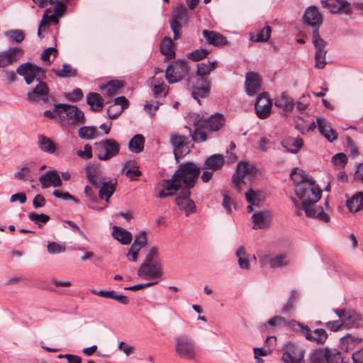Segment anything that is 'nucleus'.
<instances>
[{"label":"nucleus","mask_w":363,"mask_h":363,"mask_svg":"<svg viewBox=\"0 0 363 363\" xmlns=\"http://www.w3.org/2000/svg\"><path fill=\"white\" fill-rule=\"evenodd\" d=\"M201 167L192 162H184L175 171L171 179H163L162 186L165 190L183 191L188 196L199 179Z\"/></svg>","instance_id":"1"},{"label":"nucleus","mask_w":363,"mask_h":363,"mask_svg":"<svg viewBox=\"0 0 363 363\" xmlns=\"http://www.w3.org/2000/svg\"><path fill=\"white\" fill-rule=\"evenodd\" d=\"M296 196L301 200V208L308 218H316L324 222L329 221V216L316 203L320 199L322 190L318 186L299 184L296 190Z\"/></svg>","instance_id":"2"},{"label":"nucleus","mask_w":363,"mask_h":363,"mask_svg":"<svg viewBox=\"0 0 363 363\" xmlns=\"http://www.w3.org/2000/svg\"><path fill=\"white\" fill-rule=\"evenodd\" d=\"M137 274L145 279H159L162 276V263L155 247L149 250Z\"/></svg>","instance_id":"3"},{"label":"nucleus","mask_w":363,"mask_h":363,"mask_svg":"<svg viewBox=\"0 0 363 363\" xmlns=\"http://www.w3.org/2000/svg\"><path fill=\"white\" fill-rule=\"evenodd\" d=\"M55 111L62 123L78 125L85 123L84 112L76 106L66 104H55Z\"/></svg>","instance_id":"4"},{"label":"nucleus","mask_w":363,"mask_h":363,"mask_svg":"<svg viewBox=\"0 0 363 363\" xmlns=\"http://www.w3.org/2000/svg\"><path fill=\"white\" fill-rule=\"evenodd\" d=\"M289 325L295 332L302 334L306 340L314 342L317 345H323L328 339V334L325 329L318 328L313 331L310 328L295 320L289 322Z\"/></svg>","instance_id":"5"},{"label":"nucleus","mask_w":363,"mask_h":363,"mask_svg":"<svg viewBox=\"0 0 363 363\" xmlns=\"http://www.w3.org/2000/svg\"><path fill=\"white\" fill-rule=\"evenodd\" d=\"M120 144L113 138L104 139L94 143V153L101 161H108L120 152Z\"/></svg>","instance_id":"6"},{"label":"nucleus","mask_w":363,"mask_h":363,"mask_svg":"<svg viewBox=\"0 0 363 363\" xmlns=\"http://www.w3.org/2000/svg\"><path fill=\"white\" fill-rule=\"evenodd\" d=\"M187 84L191 89V96L201 104L200 99L208 96L211 91V82L207 77H196L191 75L187 79Z\"/></svg>","instance_id":"7"},{"label":"nucleus","mask_w":363,"mask_h":363,"mask_svg":"<svg viewBox=\"0 0 363 363\" xmlns=\"http://www.w3.org/2000/svg\"><path fill=\"white\" fill-rule=\"evenodd\" d=\"M190 67L185 60H178L169 65L165 71V77L169 84L177 83L189 77Z\"/></svg>","instance_id":"8"},{"label":"nucleus","mask_w":363,"mask_h":363,"mask_svg":"<svg viewBox=\"0 0 363 363\" xmlns=\"http://www.w3.org/2000/svg\"><path fill=\"white\" fill-rule=\"evenodd\" d=\"M16 72L23 77L27 84H31L35 79L46 78V69L31 62L21 64L16 69Z\"/></svg>","instance_id":"9"},{"label":"nucleus","mask_w":363,"mask_h":363,"mask_svg":"<svg viewBox=\"0 0 363 363\" xmlns=\"http://www.w3.org/2000/svg\"><path fill=\"white\" fill-rule=\"evenodd\" d=\"M174 342L176 352L181 358L187 360L195 359L196 349L192 340L187 336L179 335L174 337Z\"/></svg>","instance_id":"10"},{"label":"nucleus","mask_w":363,"mask_h":363,"mask_svg":"<svg viewBox=\"0 0 363 363\" xmlns=\"http://www.w3.org/2000/svg\"><path fill=\"white\" fill-rule=\"evenodd\" d=\"M256 167L247 162H240L238 164L236 172L233 176V183L238 192H241V185L245 184L244 179L247 176L255 177L257 174Z\"/></svg>","instance_id":"11"},{"label":"nucleus","mask_w":363,"mask_h":363,"mask_svg":"<svg viewBox=\"0 0 363 363\" xmlns=\"http://www.w3.org/2000/svg\"><path fill=\"white\" fill-rule=\"evenodd\" d=\"M281 359L284 363H305L306 351L294 342H289L284 347Z\"/></svg>","instance_id":"12"},{"label":"nucleus","mask_w":363,"mask_h":363,"mask_svg":"<svg viewBox=\"0 0 363 363\" xmlns=\"http://www.w3.org/2000/svg\"><path fill=\"white\" fill-rule=\"evenodd\" d=\"M313 43L315 48V67L318 69L324 68L325 65V55L327 51L325 50L326 43L320 38L319 32L317 30H313Z\"/></svg>","instance_id":"13"},{"label":"nucleus","mask_w":363,"mask_h":363,"mask_svg":"<svg viewBox=\"0 0 363 363\" xmlns=\"http://www.w3.org/2000/svg\"><path fill=\"white\" fill-rule=\"evenodd\" d=\"M86 177L88 182L95 188H99L105 177L103 174V170L99 163L90 162L84 167Z\"/></svg>","instance_id":"14"},{"label":"nucleus","mask_w":363,"mask_h":363,"mask_svg":"<svg viewBox=\"0 0 363 363\" xmlns=\"http://www.w3.org/2000/svg\"><path fill=\"white\" fill-rule=\"evenodd\" d=\"M255 113L260 119L268 118L271 113L272 102L267 93L262 92L258 94L255 104Z\"/></svg>","instance_id":"15"},{"label":"nucleus","mask_w":363,"mask_h":363,"mask_svg":"<svg viewBox=\"0 0 363 363\" xmlns=\"http://www.w3.org/2000/svg\"><path fill=\"white\" fill-rule=\"evenodd\" d=\"M259 262L262 267L269 264L271 268H277L287 266L290 261L285 254L277 255L268 254L259 256Z\"/></svg>","instance_id":"16"},{"label":"nucleus","mask_w":363,"mask_h":363,"mask_svg":"<svg viewBox=\"0 0 363 363\" xmlns=\"http://www.w3.org/2000/svg\"><path fill=\"white\" fill-rule=\"evenodd\" d=\"M321 4L333 13L342 12L350 14L352 12V7L347 0H321Z\"/></svg>","instance_id":"17"},{"label":"nucleus","mask_w":363,"mask_h":363,"mask_svg":"<svg viewBox=\"0 0 363 363\" xmlns=\"http://www.w3.org/2000/svg\"><path fill=\"white\" fill-rule=\"evenodd\" d=\"M24 51L21 48H10L0 53V67H6L18 62L23 55Z\"/></svg>","instance_id":"18"},{"label":"nucleus","mask_w":363,"mask_h":363,"mask_svg":"<svg viewBox=\"0 0 363 363\" xmlns=\"http://www.w3.org/2000/svg\"><path fill=\"white\" fill-rule=\"evenodd\" d=\"M37 80L38 84L31 91L26 94V99L30 102H35L39 99V97H42L44 102L48 101V96L50 91V89L46 82L42 80Z\"/></svg>","instance_id":"19"},{"label":"nucleus","mask_w":363,"mask_h":363,"mask_svg":"<svg viewBox=\"0 0 363 363\" xmlns=\"http://www.w3.org/2000/svg\"><path fill=\"white\" fill-rule=\"evenodd\" d=\"M303 19L305 24L312 26L313 30H317L318 31L322 24L321 14L315 6H311L306 9L303 13Z\"/></svg>","instance_id":"20"},{"label":"nucleus","mask_w":363,"mask_h":363,"mask_svg":"<svg viewBox=\"0 0 363 363\" xmlns=\"http://www.w3.org/2000/svg\"><path fill=\"white\" fill-rule=\"evenodd\" d=\"M191 191L188 196L183 194V191H179L178 195L175 198V203L181 210L184 211L186 216H189L196 211L195 202L190 199Z\"/></svg>","instance_id":"21"},{"label":"nucleus","mask_w":363,"mask_h":363,"mask_svg":"<svg viewBox=\"0 0 363 363\" xmlns=\"http://www.w3.org/2000/svg\"><path fill=\"white\" fill-rule=\"evenodd\" d=\"M129 106L128 100L123 96L115 98L113 104L107 109L108 116L111 119H115Z\"/></svg>","instance_id":"22"},{"label":"nucleus","mask_w":363,"mask_h":363,"mask_svg":"<svg viewBox=\"0 0 363 363\" xmlns=\"http://www.w3.org/2000/svg\"><path fill=\"white\" fill-rule=\"evenodd\" d=\"M39 182L43 189L50 186L60 187L62 185V179L57 170H50L39 177Z\"/></svg>","instance_id":"23"},{"label":"nucleus","mask_w":363,"mask_h":363,"mask_svg":"<svg viewBox=\"0 0 363 363\" xmlns=\"http://www.w3.org/2000/svg\"><path fill=\"white\" fill-rule=\"evenodd\" d=\"M245 91L248 96H254L261 89V79L257 73L249 72L247 73L245 82Z\"/></svg>","instance_id":"24"},{"label":"nucleus","mask_w":363,"mask_h":363,"mask_svg":"<svg viewBox=\"0 0 363 363\" xmlns=\"http://www.w3.org/2000/svg\"><path fill=\"white\" fill-rule=\"evenodd\" d=\"M187 138L185 136L179 135H172L170 138V142L174 147L173 153L174 159L177 162H179L180 159L184 157L186 153H184L182 149L187 145Z\"/></svg>","instance_id":"25"},{"label":"nucleus","mask_w":363,"mask_h":363,"mask_svg":"<svg viewBox=\"0 0 363 363\" xmlns=\"http://www.w3.org/2000/svg\"><path fill=\"white\" fill-rule=\"evenodd\" d=\"M225 122L224 116L216 113L206 119L202 125L211 131H218L225 125Z\"/></svg>","instance_id":"26"},{"label":"nucleus","mask_w":363,"mask_h":363,"mask_svg":"<svg viewBox=\"0 0 363 363\" xmlns=\"http://www.w3.org/2000/svg\"><path fill=\"white\" fill-rule=\"evenodd\" d=\"M118 182L116 179L106 181L103 180L99 191V197L101 199H105L106 202L109 201V199L112 196L116 191Z\"/></svg>","instance_id":"27"},{"label":"nucleus","mask_w":363,"mask_h":363,"mask_svg":"<svg viewBox=\"0 0 363 363\" xmlns=\"http://www.w3.org/2000/svg\"><path fill=\"white\" fill-rule=\"evenodd\" d=\"M362 342V338L347 334L340 339V349L345 352H349L359 347Z\"/></svg>","instance_id":"28"},{"label":"nucleus","mask_w":363,"mask_h":363,"mask_svg":"<svg viewBox=\"0 0 363 363\" xmlns=\"http://www.w3.org/2000/svg\"><path fill=\"white\" fill-rule=\"evenodd\" d=\"M317 126L321 135H323L329 142H333L337 139V133L328 124L327 121L320 117H318Z\"/></svg>","instance_id":"29"},{"label":"nucleus","mask_w":363,"mask_h":363,"mask_svg":"<svg viewBox=\"0 0 363 363\" xmlns=\"http://www.w3.org/2000/svg\"><path fill=\"white\" fill-rule=\"evenodd\" d=\"M224 164V157L220 154H214L207 157L203 164L202 169H211L215 172L220 170Z\"/></svg>","instance_id":"30"},{"label":"nucleus","mask_w":363,"mask_h":363,"mask_svg":"<svg viewBox=\"0 0 363 363\" xmlns=\"http://www.w3.org/2000/svg\"><path fill=\"white\" fill-rule=\"evenodd\" d=\"M202 34L209 45L223 46L228 43L226 37L216 31L203 30Z\"/></svg>","instance_id":"31"},{"label":"nucleus","mask_w":363,"mask_h":363,"mask_svg":"<svg viewBox=\"0 0 363 363\" xmlns=\"http://www.w3.org/2000/svg\"><path fill=\"white\" fill-rule=\"evenodd\" d=\"M281 146L286 149L287 152L296 154L303 145V139L297 138H288L281 142Z\"/></svg>","instance_id":"32"},{"label":"nucleus","mask_w":363,"mask_h":363,"mask_svg":"<svg viewBox=\"0 0 363 363\" xmlns=\"http://www.w3.org/2000/svg\"><path fill=\"white\" fill-rule=\"evenodd\" d=\"M346 205L352 213H357L363 209V191L355 193L347 200Z\"/></svg>","instance_id":"33"},{"label":"nucleus","mask_w":363,"mask_h":363,"mask_svg":"<svg viewBox=\"0 0 363 363\" xmlns=\"http://www.w3.org/2000/svg\"><path fill=\"white\" fill-rule=\"evenodd\" d=\"M112 235L123 245H128L132 241V234L130 232L123 228L114 225L113 228Z\"/></svg>","instance_id":"34"},{"label":"nucleus","mask_w":363,"mask_h":363,"mask_svg":"<svg viewBox=\"0 0 363 363\" xmlns=\"http://www.w3.org/2000/svg\"><path fill=\"white\" fill-rule=\"evenodd\" d=\"M160 52L168 60L175 57L174 44L169 37H165L162 39L160 43Z\"/></svg>","instance_id":"35"},{"label":"nucleus","mask_w":363,"mask_h":363,"mask_svg":"<svg viewBox=\"0 0 363 363\" xmlns=\"http://www.w3.org/2000/svg\"><path fill=\"white\" fill-rule=\"evenodd\" d=\"M327 347L312 350L308 357L309 363H327Z\"/></svg>","instance_id":"36"},{"label":"nucleus","mask_w":363,"mask_h":363,"mask_svg":"<svg viewBox=\"0 0 363 363\" xmlns=\"http://www.w3.org/2000/svg\"><path fill=\"white\" fill-rule=\"evenodd\" d=\"M275 106L281 108L286 112H290L294 106V102L292 98L289 97L285 92L277 98L274 103Z\"/></svg>","instance_id":"37"},{"label":"nucleus","mask_w":363,"mask_h":363,"mask_svg":"<svg viewBox=\"0 0 363 363\" xmlns=\"http://www.w3.org/2000/svg\"><path fill=\"white\" fill-rule=\"evenodd\" d=\"M86 102L91 106L92 111H99L104 107V99L102 96L96 92H91L87 94Z\"/></svg>","instance_id":"38"},{"label":"nucleus","mask_w":363,"mask_h":363,"mask_svg":"<svg viewBox=\"0 0 363 363\" xmlns=\"http://www.w3.org/2000/svg\"><path fill=\"white\" fill-rule=\"evenodd\" d=\"M145 138L140 134L134 135L128 143V149L131 152L140 153L144 149Z\"/></svg>","instance_id":"39"},{"label":"nucleus","mask_w":363,"mask_h":363,"mask_svg":"<svg viewBox=\"0 0 363 363\" xmlns=\"http://www.w3.org/2000/svg\"><path fill=\"white\" fill-rule=\"evenodd\" d=\"M122 172H124L125 176L130 180H135V177H140L142 174L139 167L135 166L132 161H126L124 162Z\"/></svg>","instance_id":"40"},{"label":"nucleus","mask_w":363,"mask_h":363,"mask_svg":"<svg viewBox=\"0 0 363 363\" xmlns=\"http://www.w3.org/2000/svg\"><path fill=\"white\" fill-rule=\"evenodd\" d=\"M38 144L39 148L45 152L52 154L56 150L55 143L43 135H38Z\"/></svg>","instance_id":"41"},{"label":"nucleus","mask_w":363,"mask_h":363,"mask_svg":"<svg viewBox=\"0 0 363 363\" xmlns=\"http://www.w3.org/2000/svg\"><path fill=\"white\" fill-rule=\"evenodd\" d=\"M252 219L254 223V229H262L269 225L268 213L267 212L254 213Z\"/></svg>","instance_id":"42"},{"label":"nucleus","mask_w":363,"mask_h":363,"mask_svg":"<svg viewBox=\"0 0 363 363\" xmlns=\"http://www.w3.org/2000/svg\"><path fill=\"white\" fill-rule=\"evenodd\" d=\"M79 137L83 140H92L96 138L99 132L94 126H82L78 130Z\"/></svg>","instance_id":"43"},{"label":"nucleus","mask_w":363,"mask_h":363,"mask_svg":"<svg viewBox=\"0 0 363 363\" xmlns=\"http://www.w3.org/2000/svg\"><path fill=\"white\" fill-rule=\"evenodd\" d=\"M124 86V82L121 80H111L106 84L104 85L101 88L106 91L107 95L109 96H113L118 93L119 90Z\"/></svg>","instance_id":"44"},{"label":"nucleus","mask_w":363,"mask_h":363,"mask_svg":"<svg viewBox=\"0 0 363 363\" xmlns=\"http://www.w3.org/2000/svg\"><path fill=\"white\" fill-rule=\"evenodd\" d=\"M153 85V94L155 98L165 97L167 94V86L162 79H155Z\"/></svg>","instance_id":"45"},{"label":"nucleus","mask_w":363,"mask_h":363,"mask_svg":"<svg viewBox=\"0 0 363 363\" xmlns=\"http://www.w3.org/2000/svg\"><path fill=\"white\" fill-rule=\"evenodd\" d=\"M54 72L57 77L61 78L76 77L77 75V69L67 63L63 64L61 69L54 70Z\"/></svg>","instance_id":"46"},{"label":"nucleus","mask_w":363,"mask_h":363,"mask_svg":"<svg viewBox=\"0 0 363 363\" xmlns=\"http://www.w3.org/2000/svg\"><path fill=\"white\" fill-rule=\"evenodd\" d=\"M236 257L238 259V264L241 269H248L250 267V262L245 249L243 246H240L236 251Z\"/></svg>","instance_id":"47"},{"label":"nucleus","mask_w":363,"mask_h":363,"mask_svg":"<svg viewBox=\"0 0 363 363\" xmlns=\"http://www.w3.org/2000/svg\"><path fill=\"white\" fill-rule=\"evenodd\" d=\"M359 320V315L354 311H347L344 320H342L343 324L348 328H356L358 326L357 321Z\"/></svg>","instance_id":"48"},{"label":"nucleus","mask_w":363,"mask_h":363,"mask_svg":"<svg viewBox=\"0 0 363 363\" xmlns=\"http://www.w3.org/2000/svg\"><path fill=\"white\" fill-rule=\"evenodd\" d=\"M286 323V320H285L284 318H283L280 315H277V316H274V317L270 318L266 323L261 325L259 327V330L262 332H264L268 326L275 328L277 326L285 325Z\"/></svg>","instance_id":"49"},{"label":"nucleus","mask_w":363,"mask_h":363,"mask_svg":"<svg viewBox=\"0 0 363 363\" xmlns=\"http://www.w3.org/2000/svg\"><path fill=\"white\" fill-rule=\"evenodd\" d=\"M28 218L30 221L36 224L39 228L43 227V223H48L50 219V216L46 214H38L35 212L30 213L28 214Z\"/></svg>","instance_id":"50"},{"label":"nucleus","mask_w":363,"mask_h":363,"mask_svg":"<svg viewBox=\"0 0 363 363\" xmlns=\"http://www.w3.org/2000/svg\"><path fill=\"white\" fill-rule=\"evenodd\" d=\"M327 363H343V357L340 351L327 347Z\"/></svg>","instance_id":"51"},{"label":"nucleus","mask_w":363,"mask_h":363,"mask_svg":"<svg viewBox=\"0 0 363 363\" xmlns=\"http://www.w3.org/2000/svg\"><path fill=\"white\" fill-rule=\"evenodd\" d=\"M187 18L188 13L186 8L182 4L178 5L174 10L172 20L182 21L183 20H185Z\"/></svg>","instance_id":"52"},{"label":"nucleus","mask_w":363,"mask_h":363,"mask_svg":"<svg viewBox=\"0 0 363 363\" xmlns=\"http://www.w3.org/2000/svg\"><path fill=\"white\" fill-rule=\"evenodd\" d=\"M347 160L346 155L342 152L337 153L332 157V162L337 169H344Z\"/></svg>","instance_id":"53"},{"label":"nucleus","mask_w":363,"mask_h":363,"mask_svg":"<svg viewBox=\"0 0 363 363\" xmlns=\"http://www.w3.org/2000/svg\"><path fill=\"white\" fill-rule=\"evenodd\" d=\"M210 52L206 49H199L187 54V57L194 62L204 59Z\"/></svg>","instance_id":"54"},{"label":"nucleus","mask_w":363,"mask_h":363,"mask_svg":"<svg viewBox=\"0 0 363 363\" xmlns=\"http://www.w3.org/2000/svg\"><path fill=\"white\" fill-rule=\"evenodd\" d=\"M48 252L51 255L64 252L66 250L65 244H60L55 242L49 241L47 245Z\"/></svg>","instance_id":"55"},{"label":"nucleus","mask_w":363,"mask_h":363,"mask_svg":"<svg viewBox=\"0 0 363 363\" xmlns=\"http://www.w3.org/2000/svg\"><path fill=\"white\" fill-rule=\"evenodd\" d=\"M6 35L17 43H21L25 39L24 33L18 29L9 30L6 33Z\"/></svg>","instance_id":"56"},{"label":"nucleus","mask_w":363,"mask_h":363,"mask_svg":"<svg viewBox=\"0 0 363 363\" xmlns=\"http://www.w3.org/2000/svg\"><path fill=\"white\" fill-rule=\"evenodd\" d=\"M272 28L269 26H266L262 28L257 34L255 42H267L271 36Z\"/></svg>","instance_id":"57"},{"label":"nucleus","mask_w":363,"mask_h":363,"mask_svg":"<svg viewBox=\"0 0 363 363\" xmlns=\"http://www.w3.org/2000/svg\"><path fill=\"white\" fill-rule=\"evenodd\" d=\"M191 136L196 143L204 142L207 139L206 133L201 127L196 128L193 133L191 132Z\"/></svg>","instance_id":"58"},{"label":"nucleus","mask_w":363,"mask_h":363,"mask_svg":"<svg viewBox=\"0 0 363 363\" xmlns=\"http://www.w3.org/2000/svg\"><path fill=\"white\" fill-rule=\"evenodd\" d=\"M170 28L173 32L174 40H178L181 35V30L182 28L181 21L177 20H170Z\"/></svg>","instance_id":"59"},{"label":"nucleus","mask_w":363,"mask_h":363,"mask_svg":"<svg viewBox=\"0 0 363 363\" xmlns=\"http://www.w3.org/2000/svg\"><path fill=\"white\" fill-rule=\"evenodd\" d=\"M210 73L208 62H201L197 65L196 77H206V76Z\"/></svg>","instance_id":"60"},{"label":"nucleus","mask_w":363,"mask_h":363,"mask_svg":"<svg viewBox=\"0 0 363 363\" xmlns=\"http://www.w3.org/2000/svg\"><path fill=\"white\" fill-rule=\"evenodd\" d=\"M83 92L79 88L74 89L72 92L67 94L66 97L72 102L80 101L83 98Z\"/></svg>","instance_id":"61"},{"label":"nucleus","mask_w":363,"mask_h":363,"mask_svg":"<svg viewBox=\"0 0 363 363\" xmlns=\"http://www.w3.org/2000/svg\"><path fill=\"white\" fill-rule=\"evenodd\" d=\"M246 201L250 204L258 205L259 199L257 194L253 191L252 188L249 189L245 193Z\"/></svg>","instance_id":"62"},{"label":"nucleus","mask_w":363,"mask_h":363,"mask_svg":"<svg viewBox=\"0 0 363 363\" xmlns=\"http://www.w3.org/2000/svg\"><path fill=\"white\" fill-rule=\"evenodd\" d=\"M77 155L82 158L89 160L93 157L92 147L89 144L84 146V150H78Z\"/></svg>","instance_id":"63"},{"label":"nucleus","mask_w":363,"mask_h":363,"mask_svg":"<svg viewBox=\"0 0 363 363\" xmlns=\"http://www.w3.org/2000/svg\"><path fill=\"white\" fill-rule=\"evenodd\" d=\"M161 104L159 101H155L152 104L146 102L144 108L145 110L150 115L151 118H153L155 115V111L158 109Z\"/></svg>","instance_id":"64"}]
</instances>
